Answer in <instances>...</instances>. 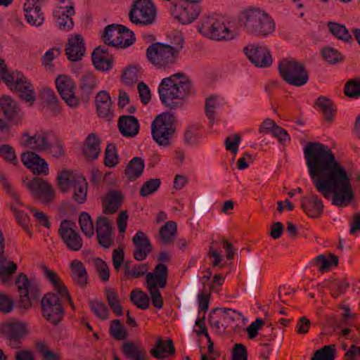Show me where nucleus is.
Instances as JSON below:
<instances>
[{"instance_id":"obj_1","label":"nucleus","mask_w":360,"mask_h":360,"mask_svg":"<svg viewBox=\"0 0 360 360\" xmlns=\"http://www.w3.org/2000/svg\"><path fill=\"white\" fill-rule=\"evenodd\" d=\"M304 155L314 187L332 204L346 207L354 198L350 179L345 169L338 162L332 150L319 142H308Z\"/></svg>"},{"instance_id":"obj_2","label":"nucleus","mask_w":360,"mask_h":360,"mask_svg":"<svg viewBox=\"0 0 360 360\" xmlns=\"http://www.w3.org/2000/svg\"><path fill=\"white\" fill-rule=\"evenodd\" d=\"M193 93L191 81L182 72L164 78L158 86L160 101L171 110L182 106L183 100Z\"/></svg>"},{"instance_id":"obj_3","label":"nucleus","mask_w":360,"mask_h":360,"mask_svg":"<svg viewBox=\"0 0 360 360\" xmlns=\"http://www.w3.org/2000/svg\"><path fill=\"white\" fill-rule=\"evenodd\" d=\"M241 27L248 34L266 37L275 30V22L269 14L257 7H248L238 15Z\"/></svg>"},{"instance_id":"obj_4","label":"nucleus","mask_w":360,"mask_h":360,"mask_svg":"<svg viewBox=\"0 0 360 360\" xmlns=\"http://www.w3.org/2000/svg\"><path fill=\"white\" fill-rule=\"evenodd\" d=\"M230 22L219 18L216 15L204 16L197 26L198 31L203 36L217 41H228L234 38L230 30Z\"/></svg>"},{"instance_id":"obj_5","label":"nucleus","mask_w":360,"mask_h":360,"mask_svg":"<svg viewBox=\"0 0 360 360\" xmlns=\"http://www.w3.org/2000/svg\"><path fill=\"white\" fill-rule=\"evenodd\" d=\"M278 73L281 77L288 84L295 86L305 85L309 75L305 65L295 59H283L278 63Z\"/></svg>"},{"instance_id":"obj_6","label":"nucleus","mask_w":360,"mask_h":360,"mask_svg":"<svg viewBox=\"0 0 360 360\" xmlns=\"http://www.w3.org/2000/svg\"><path fill=\"white\" fill-rule=\"evenodd\" d=\"M173 117V115L168 113H162L158 115L151 124L152 137L160 146H170L172 140L176 136Z\"/></svg>"},{"instance_id":"obj_7","label":"nucleus","mask_w":360,"mask_h":360,"mask_svg":"<svg viewBox=\"0 0 360 360\" xmlns=\"http://www.w3.org/2000/svg\"><path fill=\"white\" fill-rule=\"evenodd\" d=\"M146 57L149 62L158 68H168L176 63L178 50L176 52L172 45L155 42L146 49Z\"/></svg>"},{"instance_id":"obj_8","label":"nucleus","mask_w":360,"mask_h":360,"mask_svg":"<svg viewBox=\"0 0 360 360\" xmlns=\"http://www.w3.org/2000/svg\"><path fill=\"white\" fill-rule=\"evenodd\" d=\"M15 285L20 294L19 307L30 309L37 302L41 295L39 283L34 279H29L24 273L16 277Z\"/></svg>"},{"instance_id":"obj_9","label":"nucleus","mask_w":360,"mask_h":360,"mask_svg":"<svg viewBox=\"0 0 360 360\" xmlns=\"http://www.w3.org/2000/svg\"><path fill=\"white\" fill-rule=\"evenodd\" d=\"M157 9L152 0H134L129 12V20L136 25L148 26L155 22Z\"/></svg>"},{"instance_id":"obj_10","label":"nucleus","mask_w":360,"mask_h":360,"mask_svg":"<svg viewBox=\"0 0 360 360\" xmlns=\"http://www.w3.org/2000/svg\"><path fill=\"white\" fill-rule=\"evenodd\" d=\"M41 313L44 319L53 325L58 324L65 315L61 297L54 292H47L41 300Z\"/></svg>"},{"instance_id":"obj_11","label":"nucleus","mask_w":360,"mask_h":360,"mask_svg":"<svg viewBox=\"0 0 360 360\" xmlns=\"http://www.w3.org/2000/svg\"><path fill=\"white\" fill-rule=\"evenodd\" d=\"M26 333L27 328L22 323L9 322L0 326V334L7 340L8 346L13 349L21 347L22 340Z\"/></svg>"},{"instance_id":"obj_12","label":"nucleus","mask_w":360,"mask_h":360,"mask_svg":"<svg viewBox=\"0 0 360 360\" xmlns=\"http://www.w3.org/2000/svg\"><path fill=\"white\" fill-rule=\"evenodd\" d=\"M71 226H75V222L68 219L63 220L58 229V234L70 250L78 251L82 247L83 240L79 233Z\"/></svg>"},{"instance_id":"obj_13","label":"nucleus","mask_w":360,"mask_h":360,"mask_svg":"<svg viewBox=\"0 0 360 360\" xmlns=\"http://www.w3.org/2000/svg\"><path fill=\"white\" fill-rule=\"evenodd\" d=\"M58 92L68 105L76 108L79 105L78 98L75 96V85L72 79L67 75H59L56 79Z\"/></svg>"},{"instance_id":"obj_14","label":"nucleus","mask_w":360,"mask_h":360,"mask_svg":"<svg viewBox=\"0 0 360 360\" xmlns=\"http://www.w3.org/2000/svg\"><path fill=\"white\" fill-rule=\"evenodd\" d=\"M27 187L34 196L41 200L44 204L50 203L54 198L55 191L45 179L34 178L28 182Z\"/></svg>"},{"instance_id":"obj_15","label":"nucleus","mask_w":360,"mask_h":360,"mask_svg":"<svg viewBox=\"0 0 360 360\" xmlns=\"http://www.w3.org/2000/svg\"><path fill=\"white\" fill-rule=\"evenodd\" d=\"M244 52L251 63L257 67L265 68L272 63L270 51L266 46L249 45L244 48Z\"/></svg>"},{"instance_id":"obj_16","label":"nucleus","mask_w":360,"mask_h":360,"mask_svg":"<svg viewBox=\"0 0 360 360\" xmlns=\"http://www.w3.org/2000/svg\"><path fill=\"white\" fill-rule=\"evenodd\" d=\"M49 134L46 131H39L30 136L24 131L20 137V144L26 148H30L37 152L47 151L49 148Z\"/></svg>"},{"instance_id":"obj_17","label":"nucleus","mask_w":360,"mask_h":360,"mask_svg":"<svg viewBox=\"0 0 360 360\" xmlns=\"http://www.w3.org/2000/svg\"><path fill=\"white\" fill-rule=\"evenodd\" d=\"M183 1H184V5L182 7L181 13L179 14H175L174 12L171 10V13L181 24H191L198 18L201 11V7L200 5L201 0Z\"/></svg>"},{"instance_id":"obj_18","label":"nucleus","mask_w":360,"mask_h":360,"mask_svg":"<svg viewBox=\"0 0 360 360\" xmlns=\"http://www.w3.org/2000/svg\"><path fill=\"white\" fill-rule=\"evenodd\" d=\"M136 247L133 252L134 258L139 262L145 260L153 250V245L148 236L141 231H138L132 238Z\"/></svg>"},{"instance_id":"obj_19","label":"nucleus","mask_w":360,"mask_h":360,"mask_svg":"<svg viewBox=\"0 0 360 360\" xmlns=\"http://www.w3.org/2000/svg\"><path fill=\"white\" fill-rule=\"evenodd\" d=\"M65 52L67 58L70 61L77 62L81 60L86 53L85 43L82 35H72L68 39Z\"/></svg>"},{"instance_id":"obj_20","label":"nucleus","mask_w":360,"mask_h":360,"mask_svg":"<svg viewBox=\"0 0 360 360\" xmlns=\"http://www.w3.org/2000/svg\"><path fill=\"white\" fill-rule=\"evenodd\" d=\"M21 160L23 165L32 170L34 174L43 175L49 174L48 163L39 155L32 151L22 153Z\"/></svg>"},{"instance_id":"obj_21","label":"nucleus","mask_w":360,"mask_h":360,"mask_svg":"<svg viewBox=\"0 0 360 360\" xmlns=\"http://www.w3.org/2000/svg\"><path fill=\"white\" fill-rule=\"evenodd\" d=\"M0 108L9 122L14 124L21 123L23 112L11 97L8 96H1L0 98Z\"/></svg>"},{"instance_id":"obj_22","label":"nucleus","mask_w":360,"mask_h":360,"mask_svg":"<svg viewBox=\"0 0 360 360\" xmlns=\"http://www.w3.org/2000/svg\"><path fill=\"white\" fill-rule=\"evenodd\" d=\"M301 208L311 218H319L323 212V204L315 193H311L301 198Z\"/></svg>"},{"instance_id":"obj_23","label":"nucleus","mask_w":360,"mask_h":360,"mask_svg":"<svg viewBox=\"0 0 360 360\" xmlns=\"http://www.w3.org/2000/svg\"><path fill=\"white\" fill-rule=\"evenodd\" d=\"M96 230L98 244L104 248H109L112 243V228L108 218L99 216L96 222Z\"/></svg>"},{"instance_id":"obj_24","label":"nucleus","mask_w":360,"mask_h":360,"mask_svg":"<svg viewBox=\"0 0 360 360\" xmlns=\"http://www.w3.org/2000/svg\"><path fill=\"white\" fill-rule=\"evenodd\" d=\"M25 17L27 22L32 26L39 27L44 21V15L40 4L34 0H26L23 6Z\"/></svg>"},{"instance_id":"obj_25","label":"nucleus","mask_w":360,"mask_h":360,"mask_svg":"<svg viewBox=\"0 0 360 360\" xmlns=\"http://www.w3.org/2000/svg\"><path fill=\"white\" fill-rule=\"evenodd\" d=\"M150 353L158 360H166L168 357L174 356L176 354V349L173 340L169 338L167 342H165L162 338H159Z\"/></svg>"},{"instance_id":"obj_26","label":"nucleus","mask_w":360,"mask_h":360,"mask_svg":"<svg viewBox=\"0 0 360 360\" xmlns=\"http://www.w3.org/2000/svg\"><path fill=\"white\" fill-rule=\"evenodd\" d=\"M117 127L122 136L132 138L139 133V122L134 116L122 115L118 119Z\"/></svg>"},{"instance_id":"obj_27","label":"nucleus","mask_w":360,"mask_h":360,"mask_svg":"<svg viewBox=\"0 0 360 360\" xmlns=\"http://www.w3.org/2000/svg\"><path fill=\"white\" fill-rule=\"evenodd\" d=\"M124 196L120 191L110 190L103 199V212L105 214L115 213L120 207Z\"/></svg>"},{"instance_id":"obj_28","label":"nucleus","mask_w":360,"mask_h":360,"mask_svg":"<svg viewBox=\"0 0 360 360\" xmlns=\"http://www.w3.org/2000/svg\"><path fill=\"white\" fill-rule=\"evenodd\" d=\"M95 103L98 117L103 118H110L113 117L114 112L112 108V101L107 91H99L96 94Z\"/></svg>"},{"instance_id":"obj_29","label":"nucleus","mask_w":360,"mask_h":360,"mask_svg":"<svg viewBox=\"0 0 360 360\" xmlns=\"http://www.w3.org/2000/svg\"><path fill=\"white\" fill-rule=\"evenodd\" d=\"M129 33L128 28L122 25L111 24L105 27L102 36L103 41L108 46L118 48L122 41L117 40L120 33Z\"/></svg>"},{"instance_id":"obj_30","label":"nucleus","mask_w":360,"mask_h":360,"mask_svg":"<svg viewBox=\"0 0 360 360\" xmlns=\"http://www.w3.org/2000/svg\"><path fill=\"white\" fill-rule=\"evenodd\" d=\"M70 268L73 283L82 288L86 287L89 277L84 264L79 260L74 259L70 262Z\"/></svg>"},{"instance_id":"obj_31","label":"nucleus","mask_w":360,"mask_h":360,"mask_svg":"<svg viewBox=\"0 0 360 360\" xmlns=\"http://www.w3.org/2000/svg\"><path fill=\"white\" fill-rule=\"evenodd\" d=\"M122 354L131 360H147L146 349L133 341L124 342L122 347Z\"/></svg>"},{"instance_id":"obj_32","label":"nucleus","mask_w":360,"mask_h":360,"mask_svg":"<svg viewBox=\"0 0 360 360\" xmlns=\"http://www.w3.org/2000/svg\"><path fill=\"white\" fill-rule=\"evenodd\" d=\"M101 141L99 137L94 133L89 134L84 142L83 153L89 160L98 158L101 153Z\"/></svg>"},{"instance_id":"obj_33","label":"nucleus","mask_w":360,"mask_h":360,"mask_svg":"<svg viewBox=\"0 0 360 360\" xmlns=\"http://www.w3.org/2000/svg\"><path fill=\"white\" fill-rule=\"evenodd\" d=\"M99 81L91 72H86L80 79L81 98L87 101L94 89L98 84Z\"/></svg>"},{"instance_id":"obj_34","label":"nucleus","mask_w":360,"mask_h":360,"mask_svg":"<svg viewBox=\"0 0 360 360\" xmlns=\"http://www.w3.org/2000/svg\"><path fill=\"white\" fill-rule=\"evenodd\" d=\"M145 168L144 160L139 157L133 158L127 164L124 174L129 181H133L139 178Z\"/></svg>"},{"instance_id":"obj_35","label":"nucleus","mask_w":360,"mask_h":360,"mask_svg":"<svg viewBox=\"0 0 360 360\" xmlns=\"http://www.w3.org/2000/svg\"><path fill=\"white\" fill-rule=\"evenodd\" d=\"M43 98L46 102L47 110L51 116L56 117L60 114L62 108L53 90L49 88L44 89L43 91Z\"/></svg>"},{"instance_id":"obj_36","label":"nucleus","mask_w":360,"mask_h":360,"mask_svg":"<svg viewBox=\"0 0 360 360\" xmlns=\"http://www.w3.org/2000/svg\"><path fill=\"white\" fill-rule=\"evenodd\" d=\"M327 26L329 32L338 39L348 44L353 41V37L345 25L329 21Z\"/></svg>"},{"instance_id":"obj_37","label":"nucleus","mask_w":360,"mask_h":360,"mask_svg":"<svg viewBox=\"0 0 360 360\" xmlns=\"http://www.w3.org/2000/svg\"><path fill=\"white\" fill-rule=\"evenodd\" d=\"M202 126L199 123H193L188 126L184 131V143L188 146H195L202 139Z\"/></svg>"},{"instance_id":"obj_38","label":"nucleus","mask_w":360,"mask_h":360,"mask_svg":"<svg viewBox=\"0 0 360 360\" xmlns=\"http://www.w3.org/2000/svg\"><path fill=\"white\" fill-rule=\"evenodd\" d=\"M315 104L318 105L322 110L324 120L330 123L335 117L336 109L333 102L324 96H319Z\"/></svg>"},{"instance_id":"obj_39","label":"nucleus","mask_w":360,"mask_h":360,"mask_svg":"<svg viewBox=\"0 0 360 360\" xmlns=\"http://www.w3.org/2000/svg\"><path fill=\"white\" fill-rule=\"evenodd\" d=\"M219 311L220 318L222 319L221 327L224 330L229 328L236 321L240 319V313L230 308H214L212 312Z\"/></svg>"},{"instance_id":"obj_40","label":"nucleus","mask_w":360,"mask_h":360,"mask_svg":"<svg viewBox=\"0 0 360 360\" xmlns=\"http://www.w3.org/2000/svg\"><path fill=\"white\" fill-rule=\"evenodd\" d=\"M176 229V224L173 221H167L160 229V236L161 238V241L163 244L169 245L174 242L175 239Z\"/></svg>"},{"instance_id":"obj_41","label":"nucleus","mask_w":360,"mask_h":360,"mask_svg":"<svg viewBox=\"0 0 360 360\" xmlns=\"http://www.w3.org/2000/svg\"><path fill=\"white\" fill-rule=\"evenodd\" d=\"M130 300L137 308L140 309L146 310L149 308V297L141 290H133L130 294Z\"/></svg>"},{"instance_id":"obj_42","label":"nucleus","mask_w":360,"mask_h":360,"mask_svg":"<svg viewBox=\"0 0 360 360\" xmlns=\"http://www.w3.org/2000/svg\"><path fill=\"white\" fill-rule=\"evenodd\" d=\"M87 183L85 179H79L73 186L72 198L78 204H83L86 200Z\"/></svg>"},{"instance_id":"obj_43","label":"nucleus","mask_w":360,"mask_h":360,"mask_svg":"<svg viewBox=\"0 0 360 360\" xmlns=\"http://www.w3.org/2000/svg\"><path fill=\"white\" fill-rule=\"evenodd\" d=\"M57 179L58 181V187L63 193H67L70 186L73 187L75 183L79 179H76L72 172L67 170L62 171Z\"/></svg>"},{"instance_id":"obj_44","label":"nucleus","mask_w":360,"mask_h":360,"mask_svg":"<svg viewBox=\"0 0 360 360\" xmlns=\"http://www.w3.org/2000/svg\"><path fill=\"white\" fill-rule=\"evenodd\" d=\"M336 353L335 345H326L315 351L311 360H335Z\"/></svg>"},{"instance_id":"obj_45","label":"nucleus","mask_w":360,"mask_h":360,"mask_svg":"<svg viewBox=\"0 0 360 360\" xmlns=\"http://www.w3.org/2000/svg\"><path fill=\"white\" fill-rule=\"evenodd\" d=\"M323 59L330 65H335L344 60V56L337 49L330 46H325L321 49Z\"/></svg>"},{"instance_id":"obj_46","label":"nucleus","mask_w":360,"mask_h":360,"mask_svg":"<svg viewBox=\"0 0 360 360\" xmlns=\"http://www.w3.org/2000/svg\"><path fill=\"white\" fill-rule=\"evenodd\" d=\"M89 307L94 314L101 320H106L109 317V310L103 302L91 300L88 302Z\"/></svg>"},{"instance_id":"obj_47","label":"nucleus","mask_w":360,"mask_h":360,"mask_svg":"<svg viewBox=\"0 0 360 360\" xmlns=\"http://www.w3.org/2000/svg\"><path fill=\"white\" fill-rule=\"evenodd\" d=\"M79 223L82 233L87 238H91L94 235V226L88 212H83L80 214Z\"/></svg>"},{"instance_id":"obj_48","label":"nucleus","mask_w":360,"mask_h":360,"mask_svg":"<svg viewBox=\"0 0 360 360\" xmlns=\"http://www.w3.org/2000/svg\"><path fill=\"white\" fill-rule=\"evenodd\" d=\"M95 68L102 72H108L112 68L114 60L112 56H91Z\"/></svg>"},{"instance_id":"obj_49","label":"nucleus","mask_w":360,"mask_h":360,"mask_svg":"<svg viewBox=\"0 0 360 360\" xmlns=\"http://www.w3.org/2000/svg\"><path fill=\"white\" fill-rule=\"evenodd\" d=\"M110 335L117 340H122L127 338V333L120 320L115 319L110 323L109 328Z\"/></svg>"},{"instance_id":"obj_50","label":"nucleus","mask_w":360,"mask_h":360,"mask_svg":"<svg viewBox=\"0 0 360 360\" xmlns=\"http://www.w3.org/2000/svg\"><path fill=\"white\" fill-rule=\"evenodd\" d=\"M116 146L114 143L107 145L105 150L104 165L108 167H115L119 161Z\"/></svg>"},{"instance_id":"obj_51","label":"nucleus","mask_w":360,"mask_h":360,"mask_svg":"<svg viewBox=\"0 0 360 360\" xmlns=\"http://www.w3.org/2000/svg\"><path fill=\"white\" fill-rule=\"evenodd\" d=\"M5 263H0V281L3 283H7L11 281L12 276L17 271V264L11 261L8 266H4Z\"/></svg>"},{"instance_id":"obj_52","label":"nucleus","mask_w":360,"mask_h":360,"mask_svg":"<svg viewBox=\"0 0 360 360\" xmlns=\"http://www.w3.org/2000/svg\"><path fill=\"white\" fill-rule=\"evenodd\" d=\"M344 93L347 97L359 98L360 96V78L347 81L344 87Z\"/></svg>"},{"instance_id":"obj_53","label":"nucleus","mask_w":360,"mask_h":360,"mask_svg":"<svg viewBox=\"0 0 360 360\" xmlns=\"http://www.w3.org/2000/svg\"><path fill=\"white\" fill-rule=\"evenodd\" d=\"M53 16L56 19V22L59 29L64 31H69L74 27V22L72 18L65 16L64 14L60 12V10L54 11Z\"/></svg>"},{"instance_id":"obj_54","label":"nucleus","mask_w":360,"mask_h":360,"mask_svg":"<svg viewBox=\"0 0 360 360\" xmlns=\"http://www.w3.org/2000/svg\"><path fill=\"white\" fill-rule=\"evenodd\" d=\"M148 278H155L160 281L159 283L162 285L165 283H167L168 278V268L162 263L158 264L154 268V274L149 272Z\"/></svg>"},{"instance_id":"obj_55","label":"nucleus","mask_w":360,"mask_h":360,"mask_svg":"<svg viewBox=\"0 0 360 360\" xmlns=\"http://www.w3.org/2000/svg\"><path fill=\"white\" fill-rule=\"evenodd\" d=\"M161 180L160 179H150L143 183L140 188L139 193L141 196L146 197L155 193L160 186Z\"/></svg>"},{"instance_id":"obj_56","label":"nucleus","mask_w":360,"mask_h":360,"mask_svg":"<svg viewBox=\"0 0 360 360\" xmlns=\"http://www.w3.org/2000/svg\"><path fill=\"white\" fill-rule=\"evenodd\" d=\"M0 157L8 163L16 165L18 164L17 155L14 148L8 144L0 146Z\"/></svg>"},{"instance_id":"obj_57","label":"nucleus","mask_w":360,"mask_h":360,"mask_svg":"<svg viewBox=\"0 0 360 360\" xmlns=\"http://www.w3.org/2000/svg\"><path fill=\"white\" fill-rule=\"evenodd\" d=\"M37 352L42 356L44 360H60L58 354L51 352L47 345L42 341H38L35 344Z\"/></svg>"},{"instance_id":"obj_58","label":"nucleus","mask_w":360,"mask_h":360,"mask_svg":"<svg viewBox=\"0 0 360 360\" xmlns=\"http://www.w3.org/2000/svg\"><path fill=\"white\" fill-rule=\"evenodd\" d=\"M61 53V49L58 47H53L46 51L41 57V64L46 68H51L53 65L51 62Z\"/></svg>"},{"instance_id":"obj_59","label":"nucleus","mask_w":360,"mask_h":360,"mask_svg":"<svg viewBox=\"0 0 360 360\" xmlns=\"http://www.w3.org/2000/svg\"><path fill=\"white\" fill-rule=\"evenodd\" d=\"M0 181L2 182L4 188L7 193L16 202L17 204L22 205L20 201V195L18 193L12 188L11 185L8 181L5 174L0 171Z\"/></svg>"},{"instance_id":"obj_60","label":"nucleus","mask_w":360,"mask_h":360,"mask_svg":"<svg viewBox=\"0 0 360 360\" xmlns=\"http://www.w3.org/2000/svg\"><path fill=\"white\" fill-rule=\"evenodd\" d=\"M122 81L127 86H133L138 81V70L136 67L127 68L122 75Z\"/></svg>"},{"instance_id":"obj_61","label":"nucleus","mask_w":360,"mask_h":360,"mask_svg":"<svg viewBox=\"0 0 360 360\" xmlns=\"http://www.w3.org/2000/svg\"><path fill=\"white\" fill-rule=\"evenodd\" d=\"M95 264L101 280L104 282L108 281L110 278V270L106 262L101 258H96Z\"/></svg>"},{"instance_id":"obj_62","label":"nucleus","mask_w":360,"mask_h":360,"mask_svg":"<svg viewBox=\"0 0 360 360\" xmlns=\"http://www.w3.org/2000/svg\"><path fill=\"white\" fill-rule=\"evenodd\" d=\"M231 360H248V351L244 345L236 343L233 345Z\"/></svg>"},{"instance_id":"obj_63","label":"nucleus","mask_w":360,"mask_h":360,"mask_svg":"<svg viewBox=\"0 0 360 360\" xmlns=\"http://www.w3.org/2000/svg\"><path fill=\"white\" fill-rule=\"evenodd\" d=\"M13 213L15 215L18 223L27 233L30 232V217L24 211L13 209Z\"/></svg>"},{"instance_id":"obj_64","label":"nucleus","mask_w":360,"mask_h":360,"mask_svg":"<svg viewBox=\"0 0 360 360\" xmlns=\"http://www.w3.org/2000/svg\"><path fill=\"white\" fill-rule=\"evenodd\" d=\"M124 248L113 250L112 260L115 271H119L120 270L122 264L124 262Z\"/></svg>"}]
</instances>
